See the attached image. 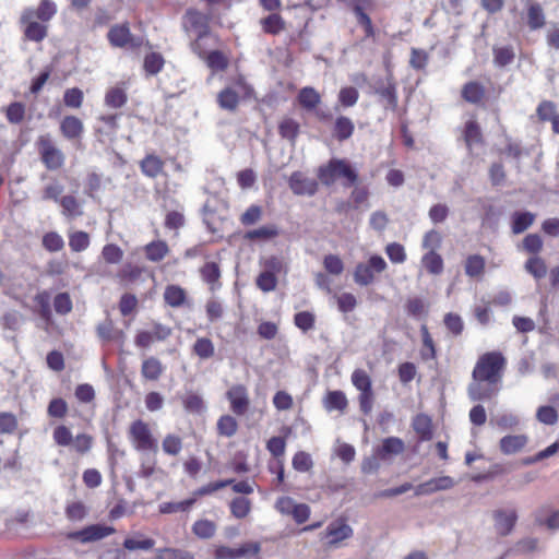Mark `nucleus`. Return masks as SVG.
Here are the masks:
<instances>
[{
    "mask_svg": "<svg viewBox=\"0 0 559 559\" xmlns=\"http://www.w3.org/2000/svg\"><path fill=\"white\" fill-rule=\"evenodd\" d=\"M507 368V359L501 352L481 354L473 368L467 394L473 401H489L498 395Z\"/></svg>",
    "mask_w": 559,
    "mask_h": 559,
    "instance_id": "f257e3e1",
    "label": "nucleus"
},
{
    "mask_svg": "<svg viewBox=\"0 0 559 559\" xmlns=\"http://www.w3.org/2000/svg\"><path fill=\"white\" fill-rule=\"evenodd\" d=\"M57 12L58 7L52 0H40L36 8H24L19 19L24 39L41 43L48 36V24Z\"/></svg>",
    "mask_w": 559,
    "mask_h": 559,
    "instance_id": "f03ea898",
    "label": "nucleus"
},
{
    "mask_svg": "<svg viewBox=\"0 0 559 559\" xmlns=\"http://www.w3.org/2000/svg\"><path fill=\"white\" fill-rule=\"evenodd\" d=\"M212 16L203 13L197 9H188L182 19V25L187 33L195 35L194 39L190 43L192 51L202 52L201 43L203 40H213L214 44H219V37L211 32Z\"/></svg>",
    "mask_w": 559,
    "mask_h": 559,
    "instance_id": "7ed1b4c3",
    "label": "nucleus"
},
{
    "mask_svg": "<svg viewBox=\"0 0 559 559\" xmlns=\"http://www.w3.org/2000/svg\"><path fill=\"white\" fill-rule=\"evenodd\" d=\"M52 440L56 445L70 448L75 454L84 456L91 452L94 445V437L86 432L72 435L71 429L64 424L57 425L52 430Z\"/></svg>",
    "mask_w": 559,
    "mask_h": 559,
    "instance_id": "20e7f679",
    "label": "nucleus"
},
{
    "mask_svg": "<svg viewBox=\"0 0 559 559\" xmlns=\"http://www.w3.org/2000/svg\"><path fill=\"white\" fill-rule=\"evenodd\" d=\"M318 179L324 186H332L337 179L344 178L345 186L349 187L357 182L358 174L352 165L340 158H332L325 165H321L317 171Z\"/></svg>",
    "mask_w": 559,
    "mask_h": 559,
    "instance_id": "39448f33",
    "label": "nucleus"
},
{
    "mask_svg": "<svg viewBox=\"0 0 559 559\" xmlns=\"http://www.w3.org/2000/svg\"><path fill=\"white\" fill-rule=\"evenodd\" d=\"M254 90L243 75H238L233 81V86H226L217 94V104L222 109L235 111L241 98L249 99Z\"/></svg>",
    "mask_w": 559,
    "mask_h": 559,
    "instance_id": "423d86ee",
    "label": "nucleus"
},
{
    "mask_svg": "<svg viewBox=\"0 0 559 559\" xmlns=\"http://www.w3.org/2000/svg\"><path fill=\"white\" fill-rule=\"evenodd\" d=\"M36 150L39 155V159L47 170L57 171L60 170L66 163V155L52 140L50 134H41L36 139Z\"/></svg>",
    "mask_w": 559,
    "mask_h": 559,
    "instance_id": "0eeeda50",
    "label": "nucleus"
},
{
    "mask_svg": "<svg viewBox=\"0 0 559 559\" xmlns=\"http://www.w3.org/2000/svg\"><path fill=\"white\" fill-rule=\"evenodd\" d=\"M128 438L134 450L139 452L156 453L158 451L157 439L154 437L150 425L142 419H136L130 424Z\"/></svg>",
    "mask_w": 559,
    "mask_h": 559,
    "instance_id": "6e6552de",
    "label": "nucleus"
},
{
    "mask_svg": "<svg viewBox=\"0 0 559 559\" xmlns=\"http://www.w3.org/2000/svg\"><path fill=\"white\" fill-rule=\"evenodd\" d=\"M173 334L171 326L158 321L151 322L150 330H139L134 336V344L139 348H148L156 342H165Z\"/></svg>",
    "mask_w": 559,
    "mask_h": 559,
    "instance_id": "1a4fd4ad",
    "label": "nucleus"
},
{
    "mask_svg": "<svg viewBox=\"0 0 559 559\" xmlns=\"http://www.w3.org/2000/svg\"><path fill=\"white\" fill-rule=\"evenodd\" d=\"M386 262L381 255H371L367 263H358L354 271V280L360 286L370 285L374 281V273H382Z\"/></svg>",
    "mask_w": 559,
    "mask_h": 559,
    "instance_id": "9d476101",
    "label": "nucleus"
},
{
    "mask_svg": "<svg viewBox=\"0 0 559 559\" xmlns=\"http://www.w3.org/2000/svg\"><path fill=\"white\" fill-rule=\"evenodd\" d=\"M225 397L229 403L230 411L237 416H243L248 413L251 400L249 390L245 384L236 383L228 388Z\"/></svg>",
    "mask_w": 559,
    "mask_h": 559,
    "instance_id": "9b49d317",
    "label": "nucleus"
},
{
    "mask_svg": "<svg viewBox=\"0 0 559 559\" xmlns=\"http://www.w3.org/2000/svg\"><path fill=\"white\" fill-rule=\"evenodd\" d=\"M288 187L295 195L313 197L319 190V182L302 171H294L287 180Z\"/></svg>",
    "mask_w": 559,
    "mask_h": 559,
    "instance_id": "f8f14e48",
    "label": "nucleus"
},
{
    "mask_svg": "<svg viewBox=\"0 0 559 559\" xmlns=\"http://www.w3.org/2000/svg\"><path fill=\"white\" fill-rule=\"evenodd\" d=\"M115 532L116 530L112 526H107L103 524H92L80 531L70 533L68 537L70 539H75L81 543H91L110 536Z\"/></svg>",
    "mask_w": 559,
    "mask_h": 559,
    "instance_id": "ddd939ff",
    "label": "nucleus"
},
{
    "mask_svg": "<svg viewBox=\"0 0 559 559\" xmlns=\"http://www.w3.org/2000/svg\"><path fill=\"white\" fill-rule=\"evenodd\" d=\"M261 550V545L258 542L243 543L237 548L228 546H217L214 550L215 559H237L248 555L257 556Z\"/></svg>",
    "mask_w": 559,
    "mask_h": 559,
    "instance_id": "4468645a",
    "label": "nucleus"
},
{
    "mask_svg": "<svg viewBox=\"0 0 559 559\" xmlns=\"http://www.w3.org/2000/svg\"><path fill=\"white\" fill-rule=\"evenodd\" d=\"M59 131L63 139L80 143L84 134V123L79 117L67 115L60 121Z\"/></svg>",
    "mask_w": 559,
    "mask_h": 559,
    "instance_id": "2eb2a0df",
    "label": "nucleus"
},
{
    "mask_svg": "<svg viewBox=\"0 0 559 559\" xmlns=\"http://www.w3.org/2000/svg\"><path fill=\"white\" fill-rule=\"evenodd\" d=\"M165 167L166 160L154 152L146 153L139 162L142 175L150 179H156L159 176L166 175Z\"/></svg>",
    "mask_w": 559,
    "mask_h": 559,
    "instance_id": "dca6fc26",
    "label": "nucleus"
},
{
    "mask_svg": "<svg viewBox=\"0 0 559 559\" xmlns=\"http://www.w3.org/2000/svg\"><path fill=\"white\" fill-rule=\"evenodd\" d=\"M492 518L495 521V530L501 537L510 535L518 522V513L515 510H495Z\"/></svg>",
    "mask_w": 559,
    "mask_h": 559,
    "instance_id": "f3484780",
    "label": "nucleus"
},
{
    "mask_svg": "<svg viewBox=\"0 0 559 559\" xmlns=\"http://www.w3.org/2000/svg\"><path fill=\"white\" fill-rule=\"evenodd\" d=\"M353 530L344 518L331 522L325 530L329 546H337L341 542L352 537Z\"/></svg>",
    "mask_w": 559,
    "mask_h": 559,
    "instance_id": "a211bd4d",
    "label": "nucleus"
},
{
    "mask_svg": "<svg viewBox=\"0 0 559 559\" xmlns=\"http://www.w3.org/2000/svg\"><path fill=\"white\" fill-rule=\"evenodd\" d=\"M163 299L170 308H183L190 306L188 292L177 284H169L165 287Z\"/></svg>",
    "mask_w": 559,
    "mask_h": 559,
    "instance_id": "6ab92c4d",
    "label": "nucleus"
},
{
    "mask_svg": "<svg viewBox=\"0 0 559 559\" xmlns=\"http://www.w3.org/2000/svg\"><path fill=\"white\" fill-rule=\"evenodd\" d=\"M454 480L450 476H440L431 478L415 487V496L431 495L437 491L448 490L454 486Z\"/></svg>",
    "mask_w": 559,
    "mask_h": 559,
    "instance_id": "aec40b11",
    "label": "nucleus"
},
{
    "mask_svg": "<svg viewBox=\"0 0 559 559\" xmlns=\"http://www.w3.org/2000/svg\"><path fill=\"white\" fill-rule=\"evenodd\" d=\"M202 281L209 286L211 292H216L222 287V271L217 262H206L199 269Z\"/></svg>",
    "mask_w": 559,
    "mask_h": 559,
    "instance_id": "412c9836",
    "label": "nucleus"
},
{
    "mask_svg": "<svg viewBox=\"0 0 559 559\" xmlns=\"http://www.w3.org/2000/svg\"><path fill=\"white\" fill-rule=\"evenodd\" d=\"M165 371L163 362L154 357L148 356L142 360L141 376L145 381H158Z\"/></svg>",
    "mask_w": 559,
    "mask_h": 559,
    "instance_id": "4be33fe9",
    "label": "nucleus"
},
{
    "mask_svg": "<svg viewBox=\"0 0 559 559\" xmlns=\"http://www.w3.org/2000/svg\"><path fill=\"white\" fill-rule=\"evenodd\" d=\"M462 98L473 105H480L486 98L485 86L477 81H469L462 86Z\"/></svg>",
    "mask_w": 559,
    "mask_h": 559,
    "instance_id": "5701e85b",
    "label": "nucleus"
},
{
    "mask_svg": "<svg viewBox=\"0 0 559 559\" xmlns=\"http://www.w3.org/2000/svg\"><path fill=\"white\" fill-rule=\"evenodd\" d=\"M108 41L112 47L124 48L131 40L129 23L116 24L110 27L107 34Z\"/></svg>",
    "mask_w": 559,
    "mask_h": 559,
    "instance_id": "b1692460",
    "label": "nucleus"
},
{
    "mask_svg": "<svg viewBox=\"0 0 559 559\" xmlns=\"http://www.w3.org/2000/svg\"><path fill=\"white\" fill-rule=\"evenodd\" d=\"M299 106L308 112H312L321 104L320 93L312 86H305L299 90L297 95Z\"/></svg>",
    "mask_w": 559,
    "mask_h": 559,
    "instance_id": "393cba45",
    "label": "nucleus"
},
{
    "mask_svg": "<svg viewBox=\"0 0 559 559\" xmlns=\"http://www.w3.org/2000/svg\"><path fill=\"white\" fill-rule=\"evenodd\" d=\"M526 22L532 31L540 29L546 25L545 12L539 2L528 1L526 3Z\"/></svg>",
    "mask_w": 559,
    "mask_h": 559,
    "instance_id": "a878e982",
    "label": "nucleus"
},
{
    "mask_svg": "<svg viewBox=\"0 0 559 559\" xmlns=\"http://www.w3.org/2000/svg\"><path fill=\"white\" fill-rule=\"evenodd\" d=\"M96 333L104 343L122 342L124 338V332L116 329L112 320L109 318L97 324Z\"/></svg>",
    "mask_w": 559,
    "mask_h": 559,
    "instance_id": "bb28decb",
    "label": "nucleus"
},
{
    "mask_svg": "<svg viewBox=\"0 0 559 559\" xmlns=\"http://www.w3.org/2000/svg\"><path fill=\"white\" fill-rule=\"evenodd\" d=\"M326 412L338 411L344 413L348 407V401L345 393L341 390L328 391L322 400Z\"/></svg>",
    "mask_w": 559,
    "mask_h": 559,
    "instance_id": "cd10ccee",
    "label": "nucleus"
},
{
    "mask_svg": "<svg viewBox=\"0 0 559 559\" xmlns=\"http://www.w3.org/2000/svg\"><path fill=\"white\" fill-rule=\"evenodd\" d=\"M278 235V227L275 224H267L246 231L243 235V239L250 242L269 241L275 239Z\"/></svg>",
    "mask_w": 559,
    "mask_h": 559,
    "instance_id": "c85d7f7f",
    "label": "nucleus"
},
{
    "mask_svg": "<svg viewBox=\"0 0 559 559\" xmlns=\"http://www.w3.org/2000/svg\"><path fill=\"white\" fill-rule=\"evenodd\" d=\"M527 441L525 435H508L500 439L499 448L503 454L511 455L523 450Z\"/></svg>",
    "mask_w": 559,
    "mask_h": 559,
    "instance_id": "c756f323",
    "label": "nucleus"
},
{
    "mask_svg": "<svg viewBox=\"0 0 559 559\" xmlns=\"http://www.w3.org/2000/svg\"><path fill=\"white\" fill-rule=\"evenodd\" d=\"M355 131L353 120L346 116H337L334 120L332 135L338 142L348 140Z\"/></svg>",
    "mask_w": 559,
    "mask_h": 559,
    "instance_id": "7c9ffc66",
    "label": "nucleus"
},
{
    "mask_svg": "<svg viewBox=\"0 0 559 559\" xmlns=\"http://www.w3.org/2000/svg\"><path fill=\"white\" fill-rule=\"evenodd\" d=\"M145 258L154 263L164 260L170 252L169 246L165 240H154L143 248Z\"/></svg>",
    "mask_w": 559,
    "mask_h": 559,
    "instance_id": "2f4dec72",
    "label": "nucleus"
},
{
    "mask_svg": "<svg viewBox=\"0 0 559 559\" xmlns=\"http://www.w3.org/2000/svg\"><path fill=\"white\" fill-rule=\"evenodd\" d=\"M420 336H421V348H420V358L424 361H430L437 358V346L432 338L431 333L426 324L420 326Z\"/></svg>",
    "mask_w": 559,
    "mask_h": 559,
    "instance_id": "473e14b6",
    "label": "nucleus"
},
{
    "mask_svg": "<svg viewBox=\"0 0 559 559\" xmlns=\"http://www.w3.org/2000/svg\"><path fill=\"white\" fill-rule=\"evenodd\" d=\"M104 102L108 108L119 109L123 107L128 102V94L123 84L108 88Z\"/></svg>",
    "mask_w": 559,
    "mask_h": 559,
    "instance_id": "72a5a7b5",
    "label": "nucleus"
},
{
    "mask_svg": "<svg viewBox=\"0 0 559 559\" xmlns=\"http://www.w3.org/2000/svg\"><path fill=\"white\" fill-rule=\"evenodd\" d=\"M62 215L68 219H74L83 215L82 203L74 195H63L60 199Z\"/></svg>",
    "mask_w": 559,
    "mask_h": 559,
    "instance_id": "f704fd0d",
    "label": "nucleus"
},
{
    "mask_svg": "<svg viewBox=\"0 0 559 559\" xmlns=\"http://www.w3.org/2000/svg\"><path fill=\"white\" fill-rule=\"evenodd\" d=\"M486 269V260L480 254H471L464 263L465 274L471 278H481Z\"/></svg>",
    "mask_w": 559,
    "mask_h": 559,
    "instance_id": "c9c22d12",
    "label": "nucleus"
},
{
    "mask_svg": "<svg viewBox=\"0 0 559 559\" xmlns=\"http://www.w3.org/2000/svg\"><path fill=\"white\" fill-rule=\"evenodd\" d=\"M165 58L160 52L152 51L145 55L143 59V70L146 76H155L165 66Z\"/></svg>",
    "mask_w": 559,
    "mask_h": 559,
    "instance_id": "e433bc0d",
    "label": "nucleus"
},
{
    "mask_svg": "<svg viewBox=\"0 0 559 559\" xmlns=\"http://www.w3.org/2000/svg\"><path fill=\"white\" fill-rule=\"evenodd\" d=\"M412 426L421 441H429L432 439V421L428 415H416L413 419Z\"/></svg>",
    "mask_w": 559,
    "mask_h": 559,
    "instance_id": "4c0bfd02",
    "label": "nucleus"
},
{
    "mask_svg": "<svg viewBox=\"0 0 559 559\" xmlns=\"http://www.w3.org/2000/svg\"><path fill=\"white\" fill-rule=\"evenodd\" d=\"M376 93L386 102V108L395 111L399 106L396 84L392 79L386 81L385 85L376 88Z\"/></svg>",
    "mask_w": 559,
    "mask_h": 559,
    "instance_id": "58836bf2",
    "label": "nucleus"
},
{
    "mask_svg": "<svg viewBox=\"0 0 559 559\" xmlns=\"http://www.w3.org/2000/svg\"><path fill=\"white\" fill-rule=\"evenodd\" d=\"M214 72H223L229 66L228 57L221 50L214 49L201 58Z\"/></svg>",
    "mask_w": 559,
    "mask_h": 559,
    "instance_id": "ea45409f",
    "label": "nucleus"
},
{
    "mask_svg": "<svg viewBox=\"0 0 559 559\" xmlns=\"http://www.w3.org/2000/svg\"><path fill=\"white\" fill-rule=\"evenodd\" d=\"M536 219V215L531 212H514L512 214L511 229L513 234H522L530 228Z\"/></svg>",
    "mask_w": 559,
    "mask_h": 559,
    "instance_id": "a19ab883",
    "label": "nucleus"
},
{
    "mask_svg": "<svg viewBox=\"0 0 559 559\" xmlns=\"http://www.w3.org/2000/svg\"><path fill=\"white\" fill-rule=\"evenodd\" d=\"M260 25L262 31L269 35H278L286 27L284 19L278 13H271L267 16L261 19Z\"/></svg>",
    "mask_w": 559,
    "mask_h": 559,
    "instance_id": "79ce46f5",
    "label": "nucleus"
},
{
    "mask_svg": "<svg viewBox=\"0 0 559 559\" xmlns=\"http://www.w3.org/2000/svg\"><path fill=\"white\" fill-rule=\"evenodd\" d=\"M424 269L432 275H440L443 272L444 263L442 257L437 252L429 250L421 258Z\"/></svg>",
    "mask_w": 559,
    "mask_h": 559,
    "instance_id": "37998d69",
    "label": "nucleus"
},
{
    "mask_svg": "<svg viewBox=\"0 0 559 559\" xmlns=\"http://www.w3.org/2000/svg\"><path fill=\"white\" fill-rule=\"evenodd\" d=\"M463 138L469 150H472L473 145L483 143L481 129L476 120H468L465 122Z\"/></svg>",
    "mask_w": 559,
    "mask_h": 559,
    "instance_id": "c03bdc74",
    "label": "nucleus"
},
{
    "mask_svg": "<svg viewBox=\"0 0 559 559\" xmlns=\"http://www.w3.org/2000/svg\"><path fill=\"white\" fill-rule=\"evenodd\" d=\"M192 353L201 360H207L215 355V345L210 337H198L192 346Z\"/></svg>",
    "mask_w": 559,
    "mask_h": 559,
    "instance_id": "a18cd8bd",
    "label": "nucleus"
},
{
    "mask_svg": "<svg viewBox=\"0 0 559 559\" xmlns=\"http://www.w3.org/2000/svg\"><path fill=\"white\" fill-rule=\"evenodd\" d=\"M278 134L294 144L300 133V124L293 118H284L278 123Z\"/></svg>",
    "mask_w": 559,
    "mask_h": 559,
    "instance_id": "49530a36",
    "label": "nucleus"
},
{
    "mask_svg": "<svg viewBox=\"0 0 559 559\" xmlns=\"http://www.w3.org/2000/svg\"><path fill=\"white\" fill-rule=\"evenodd\" d=\"M404 451V442L397 437H389L382 441L377 454L380 459H386L389 455H397Z\"/></svg>",
    "mask_w": 559,
    "mask_h": 559,
    "instance_id": "de8ad7c7",
    "label": "nucleus"
},
{
    "mask_svg": "<svg viewBox=\"0 0 559 559\" xmlns=\"http://www.w3.org/2000/svg\"><path fill=\"white\" fill-rule=\"evenodd\" d=\"M229 510L234 518L238 520L245 519L252 510V501L247 497H235L229 502Z\"/></svg>",
    "mask_w": 559,
    "mask_h": 559,
    "instance_id": "09e8293b",
    "label": "nucleus"
},
{
    "mask_svg": "<svg viewBox=\"0 0 559 559\" xmlns=\"http://www.w3.org/2000/svg\"><path fill=\"white\" fill-rule=\"evenodd\" d=\"M493 63L499 68L511 64L515 59L514 48L511 45L495 46L492 48Z\"/></svg>",
    "mask_w": 559,
    "mask_h": 559,
    "instance_id": "8fccbe9b",
    "label": "nucleus"
},
{
    "mask_svg": "<svg viewBox=\"0 0 559 559\" xmlns=\"http://www.w3.org/2000/svg\"><path fill=\"white\" fill-rule=\"evenodd\" d=\"M238 427L239 425L237 419L229 414L222 415L216 423V431L221 437L230 438L235 436Z\"/></svg>",
    "mask_w": 559,
    "mask_h": 559,
    "instance_id": "3c124183",
    "label": "nucleus"
},
{
    "mask_svg": "<svg viewBox=\"0 0 559 559\" xmlns=\"http://www.w3.org/2000/svg\"><path fill=\"white\" fill-rule=\"evenodd\" d=\"M34 301L37 307L38 316L44 321L49 322L52 317V312H51V308H50V293L48 290L38 292L34 297Z\"/></svg>",
    "mask_w": 559,
    "mask_h": 559,
    "instance_id": "603ef678",
    "label": "nucleus"
},
{
    "mask_svg": "<svg viewBox=\"0 0 559 559\" xmlns=\"http://www.w3.org/2000/svg\"><path fill=\"white\" fill-rule=\"evenodd\" d=\"M162 449L166 455L178 456L183 449V440L175 433H167L162 440Z\"/></svg>",
    "mask_w": 559,
    "mask_h": 559,
    "instance_id": "864d4df0",
    "label": "nucleus"
},
{
    "mask_svg": "<svg viewBox=\"0 0 559 559\" xmlns=\"http://www.w3.org/2000/svg\"><path fill=\"white\" fill-rule=\"evenodd\" d=\"M282 431L285 435L284 437H272L266 442V449L274 457H281L284 455L286 449L285 437L292 432V428L283 427Z\"/></svg>",
    "mask_w": 559,
    "mask_h": 559,
    "instance_id": "5fc2aeb1",
    "label": "nucleus"
},
{
    "mask_svg": "<svg viewBox=\"0 0 559 559\" xmlns=\"http://www.w3.org/2000/svg\"><path fill=\"white\" fill-rule=\"evenodd\" d=\"M142 272L143 270L140 266L127 263L118 270L116 277L121 284H130L138 281Z\"/></svg>",
    "mask_w": 559,
    "mask_h": 559,
    "instance_id": "6e6d98bb",
    "label": "nucleus"
},
{
    "mask_svg": "<svg viewBox=\"0 0 559 559\" xmlns=\"http://www.w3.org/2000/svg\"><path fill=\"white\" fill-rule=\"evenodd\" d=\"M192 533L199 538L209 539L215 535L216 524L206 519L198 520L192 525Z\"/></svg>",
    "mask_w": 559,
    "mask_h": 559,
    "instance_id": "4d7b16f0",
    "label": "nucleus"
},
{
    "mask_svg": "<svg viewBox=\"0 0 559 559\" xmlns=\"http://www.w3.org/2000/svg\"><path fill=\"white\" fill-rule=\"evenodd\" d=\"M90 243V235L86 231L78 230L69 235V247L73 252L86 250Z\"/></svg>",
    "mask_w": 559,
    "mask_h": 559,
    "instance_id": "13d9d810",
    "label": "nucleus"
},
{
    "mask_svg": "<svg viewBox=\"0 0 559 559\" xmlns=\"http://www.w3.org/2000/svg\"><path fill=\"white\" fill-rule=\"evenodd\" d=\"M68 403L62 397H53L47 406V415L50 418L63 419L68 414Z\"/></svg>",
    "mask_w": 559,
    "mask_h": 559,
    "instance_id": "bf43d9fd",
    "label": "nucleus"
},
{
    "mask_svg": "<svg viewBox=\"0 0 559 559\" xmlns=\"http://www.w3.org/2000/svg\"><path fill=\"white\" fill-rule=\"evenodd\" d=\"M525 270L536 280H540L547 274V265L545 261L538 255H533L527 259L525 262Z\"/></svg>",
    "mask_w": 559,
    "mask_h": 559,
    "instance_id": "052dcab7",
    "label": "nucleus"
},
{
    "mask_svg": "<svg viewBox=\"0 0 559 559\" xmlns=\"http://www.w3.org/2000/svg\"><path fill=\"white\" fill-rule=\"evenodd\" d=\"M263 216V209L261 205L251 204L239 217L242 226L248 227L255 225Z\"/></svg>",
    "mask_w": 559,
    "mask_h": 559,
    "instance_id": "680f3d73",
    "label": "nucleus"
},
{
    "mask_svg": "<svg viewBox=\"0 0 559 559\" xmlns=\"http://www.w3.org/2000/svg\"><path fill=\"white\" fill-rule=\"evenodd\" d=\"M443 324L453 336H460L464 331V322L457 313L448 312L443 317Z\"/></svg>",
    "mask_w": 559,
    "mask_h": 559,
    "instance_id": "e2e57ef3",
    "label": "nucleus"
},
{
    "mask_svg": "<svg viewBox=\"0 0 559 559\" xmlns=\"http://www.w3.org/2000/svg\"><path fill=\"white\" fill-rule=\"evenodd\" d=\"M26 107L21 102H13L5 108L7 120L12 124L21 123L25 118Z\"/></svg>",
    "mask_w": 559,
    "mask_h": 559,
    "instance_id": "0e129e2a",
    "label": "nucleus"
},
{
    "mask_svg": "<svg viewBox=\"0 0 559 559\" xmlns=\"http://www.w3.org/2000/svg\"><path fill=\"white\" fill-rule=\"evenodd\" d=\"M352 383L359 392L372 391L371 378L364 369H355L353 371Z\"/></svg>",
    "mask_w": 559,
    "mask_h": 559,
    "instance_id": "69168bd1",
    "label": "nucleus"
},
{
    "mask_svg": "<svg viewBox=\"0 0 559 559\" xmlns=\"http://www.w3.org/2000/svg\"><path fill=\"white\" fill-rule=\"evenodd\" d=\"M102 258L107 264H118L123 259V250L116 243H107L102 249Z\"/></svg>",
    "mask_w": 559,
    "mask_h": 559,
    "instance_id": "338daca9",
    "label": "nucleus"
},
{
    "mask_svg": "<svg viewBox=\"0 0 559 559\" xmlns=\"http://www.w3.org/2000/svg\"><path fill=\"white\" fill-rule=\"evenodd\" d=\"M156 559H194V556L187 550L165 547L157 550Z\"/></svg>",
    "mask_w": 559,
    "mask_h": 559,
    "instance_id": "774afa93",
    "label": "nucleus"
}]
</instances>
